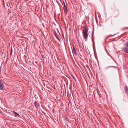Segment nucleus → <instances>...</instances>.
I'll return each mask as SVG.
<instances>
[{
	"label": "nucleus",
	"instance_id": "5",
	"mask_svg": "<svg viewBox=\"0 0 128 128\" xmlns=\"http://www.w3.org/2000/svg\"><path fill=\"white\" fill-rule=\"evenodd\" d=\"M122 49L124 52L128 53V48H122Z\"/></svg>",
	"mask_w": 128,
	"mask_h": 128
},
{
	"label": "nucleus",
	"instance_id": "13",
	"mask_svg": "<svg viewBox=\"0 0 128 128\" xmlns=\"http://www.w3.org/2000/svg\"><path fill=\"white\" fill-rule=\"evenodd\" d=\"M96 102H97V103H96L98 104H100L101 103V102H97V101H96Z\"/></svg>",
	"mask_w": 128,
	"mask_h": 128
},
{
	"label": "nucleus",
	"instance_id": "15",
	"mask_svg": "<svg viewBox=\"0 0 128 128\" xmlns=\"http://www.w3.org/2000/svg\"><path fill=\"white\" fill-rule=\"evenodd\" d=\"M72 77L75 80V77H74V76H72Z\"/></svg>",
	"mask_w": 128,
	"mask_h": 128
},
{
	"label": "nucleus",
	"instance_id": "11",
	"mask_svg": "<svg viewBox=\"0 0 128 128\" xmlns=\"http://www.w3.org/2000/svg\"><path fill=\"white\" fill-rule=\"evenodd\" d=\"M55 37L58 40L59 42H60V40L59 39V38L58 37V35L57 36H55Z\"/></svg>",
	"mask_w": 128,
	"mask_h": 128
},
{
	"label": "nucleus",
	"instance_id": "8",
	"mask_svg": "<svg viewBox=\"0 0 128 128\" xmlns=\"http://www.w3.org/2000/svg\"><path fill=\"white\" fill-rule=\"evenodd\" d=\"M72 52L74 53L75 55L76 56L77 55V53L76 50H72Z\"/></svg>",
	"mask_w": 128,
	"mask_h": 128
},
{
	"label": "nucleus",
	"instance_id": "16",
	"mask_svg": "<svg viewBox=\"0 0 128 128\" xmlns=\"http://www.w3.org/2000/svg\"><path fill=\"white\" fill-rule=\"evenodd\" d=\"M12 50H11L10 52V54L11 55L12 54Z\"/></svg>",
	"mask_w": 128,
	"mask_h": 128
},
{
	"label": "nucleus",
	"instance_id": "19",
	"mask_svg": "<svg viewBox=\"0 0 128 128\" xmlns=\"http://www.w3.org/2000/svg\"><path fill=\"white\" fill-rule=\"evenodd\" d=\"M96 60H97V61H98V60H97V58H96Z\"/></svg>",
	"mask_w": 128,
	"mask_h": 128
},
{
	"label": "nucleus",
	"instance_id": "6",
	"mask_svg": "<svg viewBox=\"0 0 128 128\" xmlns=\"http://www.w3.org/2000/svg\"><path fill=\"white\" fill-rule=\"evenodd\" d=\"M65 14H66L68 12V10L66 7L63 8Z\"/></svg>",
	"mask_w": 128,
	"mask_h": 128
},
{
	"label": "nucleus",
	"instance_id": "12",
	"mask_svg": "<svg viewBox=\"0 0 128 128\" xmlns=\"http://www.w3.org/2000/svg\"><path fill=\"white\" fill-rule=\"evenodd\" d=\"M63 3H64V7H63V8L66 7V5L65 4V2L64 1H63Z\"/></svg>",
	"mask_w": 128,
	"mask_h": 128
},
{
	"label": "nucleus",
	"instance_id": "20",
	"mask_svg": "<svg viewBox=\"0 0 128 128\" xmlns=\"http://www.w3.org/2000/svg\"><path fill=\"white\" fill-rule=\"evenodd\" d=\"M112 67H114V66H112Z\"/></svg>",
	"mask_w": 128,
	"mask_h": 128
},
{
	"label": "nucleus",
	"instance_id": "2",
	"mask_svg": "<svg viewBox=\"0 0 128 128\" xmlns=\"http://www.w3.org/2000/svg\"><path fill=\"white\" fill-rule=\"evenodd\" d=\"M94 27L93 26V32L92 34V41L93 43V48L94 50V55L95 56V58H96V49H95V43L94 42V36H93V34H94Z\"/></svg>",
	"mask_w": 128,
	"mask_h": 128
},
{
	"label": "nucleus",
	"instance_id": "9",
	"mask_svg": "<svg viewBox=\"0 0 128 128\" xmlns=\"http://www.w3.org/2000/svg\"><path fill=\"white\" fill-rule=\"evenodd\" d=\"M13 113H14V114L16 115L17 116H20V115H19V114H18L17 112H15L14 111Z\"/></svg>",
	"mask_w": 128,
	"mask_h": 128
},
{
	"label": "nucleus",
	"instance_id": "3",
	"mask_svg": "<svg viewBox=\"0 0 128 128\" xmlns=\"http://www.w3.org/2000/svg\"><path fill=\"white\" fill-rule=\"evenodd\" d=\"M124 89L126 93L128 95V86L125 85L124 87Z\"/></svg>",
	"mask_w": 128,
	"mask_h": 128
},
{
	"label": "nucleus",
	"instance_id": "1",
	"mask_svg": "<svg viewBox=\"0 0 128 128\" xmlns=\"http://www.w3.org/2000/svg\"><path fill=\"white\" fill-rule=\"evenodd\" d=\"M88 27L87 26H85L83 29L82 32L84 38L86 40L88 39Z\"/></svg>",
	"mask_w": 128,
	"mask_h": 128
},
{
	"label": "nucleus",
	"instance_id": "7",
	"mask_svg": "<svg viewBox=\"0 0 128 128\" xmlns=\"http://www.w3.org/2000/svg\"><path fill=\"white\" fill-rule=\"evenodd\" d=\"M124 46L126 47V48H128V42L124 43Z\"/></svg>",
	"mask_w": 128,
	"mask_h": 128
},
{
	"label": "nucleus",
	"instance_id": "17",
	"mask_svg": "<svg viewBox=\"0 0 128 128\" xmlns=\"http://www.w3.org/2000/svg\"><path fill=\"white\" fill-rule=\"evenodd\" d=\"M95 14L96 18V11H95Z\"/></svg>",
	"mask_w": 128,
	"mask_h": 128
},
{
	"label": "nucleus",
	"instance_id": "18",
	"mask_svg": "<svg viewBox=\"0 0 128 128\" xmlns=\"http://www.w3.org/2000/svg\"><path fill=\"white\" fill-rule=\"evenodd\" d=\"M96 24H98V22H97V19H96Z\"/></svg>",
	"mask_w": 128,
	"mask_h": 128
},
{
	"label": "nucleus",
	"instance_id": "10",
	"mask_svg": "<svg viewBox=\"0 0 128 128\" xmlns=\"http://www.w3.org/2000/svg\"><path fill=\"white\" fill-rule=\"evenodd\" d=\"M54 34L55 36H57V34L56 32L55 31L54 32Z\"/></svg>",
	"mask_w": 128,
	"mask_h": 128
},
{
	"label": "nucleus",
	"instance_id": "4",
	"mask_svg": "<svg viewBox=\"0 0 128 128\" xmlns=\"http://www.w3.org/2000/svg\"><path fill=\"white\" fill-rule=\"evenodd\" d=\"M34 104L37 110H38V106H39V104L37 103L35 101L34 102Z\"/></svg>",
	"mask_w": 128,
	"mask_h": 128
},
{
	"label": "nucleus",
	"instance_id": "14",
	"mask_svg": "<svg viewBox=\"0 0 128 128\" xmlns=\"http://www.w3.org/2000/svg\"><path fill=\"white\" fill-rule=\"evenodd\" d=\"M76 50L75 49V48H74V46H73V50Z\"/></svg>",
	"mask_w": 128,
	"mask_h": 128
}]
</instances>
